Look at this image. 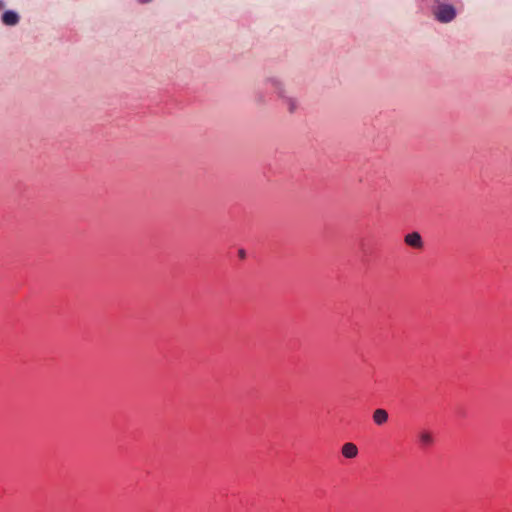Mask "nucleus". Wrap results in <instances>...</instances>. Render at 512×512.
<instances>
[{
  "mask_svg": "<svg viewBox=\"0 0 512 512\" xmlns=\"http://www.w3.org/2000/svg\"><path fill=\"white\" fill-rule=\"evenodd\" d=\"M434 15L439 22L448 23L456 17V10L452 5L441 4L435 9Z\"/></svg>",
  "mask_w": 512,
  "mask_h": 512,
  "instance_id": "f257e3e1",
  "label": "nucleus"
},
{
  "mask_svg": "<svg viewBox=\"0 0 512 512\" xmlns=\"http://www.w3.org/2000/svg\"><path fill=\"white\" fill-rule=\"evenodd\" d=\"M404 242L406 245H408L414 249H422L424 246L422 237L418 232H412V233L405 235Z\"/></svg>",
  "mask_w": 512,
  "mask_h": 512,
  "instance_id": "f03ea898",
  "label": "nucleus"
},
{
  "mask_svg": "<svg viewBox=\"0 0 512 512\" xmlns=\"http://www.w3.org/2000/svg\"><path fill=\"white\" fill-rule=\"evenodd\" d=\"M341 453H342L343 457H345L347 459H354L357 457L359 451H358V447L354 443L347 442V443L343 444V446L341 448Z\"/></svg>",
  "mask_w": 512,
  "mask_h": 512,
  "instance_id": "7ed1b4c3",
  "label": "nucleus"
},
{
  "mask_svg": "<svg viewBox=\"0 0 512 512\" xmlns=\"http://www.w3.org/2000/svg\"><path fill=\"white\" fill-rule=\"evenodd\" d=\"M373 421L376 425H383L388 421L389 415L385 409L378 408L373 412Z\"/></svg>",
  "mask_w": 512,
  "mask_h": 512,
  "instance_id": "20e7f679",
  "label": "nucleus"
},
{
  "mask_svg": "<svg viewBox=\"0 0 512 512\" xmlns=\"http://www.w3.org/2000/svg\"><path fill=\"white\" fill-rule=\"evenodd\" d=\"M419 442L421 446L428 447L431 446L434 443L433 435L428 430H422L418 434Z\"/></svg>",
  "mask_w": 512,
  "mask_h": 512,
  "instance_id": "39448f33",
  "label": "nucleus"
},
{
  "mask_svg": "<svg viewBox=\"0 0 512 512\" xmlns=\"http://www.w3.org/2000/svg\"><path fill=\"white\" fill-rule=\"evenodd\" d=\"M2 21L5 25L13 26L19 21V16L14 11H6L2 15Z\"/></svg>",
  "mask_w": 512,
  "mask_h": 512,
  "instance_id": "423d86ee",
  "label": "nucleus"
},
{
  "mask_svg": "<svg viewBox=\"0 0 512 512\" xmlns=\"http://www.w3.org/2000/svg\"><path fill=\"white\" fill-rule=\"evenodd\" d=\"M285 104L289 110V112L293 113L298 108V102L295 98L292 97H286L285 98Z\"/></svg>",
  "mask_w": 512,
  "mask_h": 512,
  "instance_id": "0eeeda50",
  "label": "nucleus"
},
{
  "mask_svg": "<svg viewBox=\"0 0 512 512\" xmlns=\"http://www.w3.org/2000/svg\"><path fill=\"white\" fill-rule=\"evenodd\" d=\"M239 256H240L241 258H244V257H245V251H244V250H240V251H239Z\"/></svg>",
  "mask_w": 512,
  "mask_h": 512,
  "instance_id": "6e6552de",
  "label": "nucleus"
},
{
  "mask_svg": "<svg viewBox=\"0 0 512 512\" xmlns=\"http://www.w3.org/2000/svg\"><path fill=\"white\" fill-rule=\"evenodd\" d=\"M138 1L141 3H146V2H149L150 0H138Z\"/></svg>",
  "mask_w": 512,
  "mask_h": 512,
  "instance_id": "1a4fd4ad",
  "label": "nucleus"
}]
</instances>
